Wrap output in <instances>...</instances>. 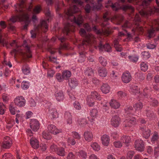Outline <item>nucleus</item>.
<instances>
[{"label": "nucleus", "instance_id": "obj_1", "mask_svg": "<svg viewBox=\"0 0 159 159\" xmlns=\"http://www.w3.org/2000/svg\"><path fill=\"white\" fill-rule=\"evenodd\" d=\"M15 6L16 11L18 12L19 14L12 17L10 19V20L13 22H15L17 21H25L29 23L30 21L28 20L29 16L27 14L26 11L25 7L24 1H22L20 4H17Z\"/></svg>", "mask_w": 159, "mask_h": 159}, {"label": "nucleus", "instance_id": "obj_2", "mask_svg": "<svg viewBox=\"0 0 159 159\" xmlns=\"http://www.w3.org/2000/svg\"><path fill=\"white\" fill-rule=\"evenodd\" d=\"M79 9L75 5L73 7H70V9L66 12V15L69 16L68 19L71 22H74L79 26H80L83 22V18L81 16L79 15L76 19L74 16H73V14L78 12Z\"/></svg>", "mask_w": 159, "mask_h": 159}, {"label": "nucleus", "instance_id": "obj_3", "mask_svg": "<svg viewBox=\"0 0 159 159\" xmlns=\"http://www.w3.org/2000/svg\"><path fill=\"white\" fill-rule=\"evenodd\" d=\"M20 48H16L11 50L10 52L11 54L12 55H15L16 52H18L22 54H25L28 57L30 58L31 57V52L28 46L24 44Z\"/></svg>", "mask_w": 159, "mask_h": 159}, {"label": "nucleus", "instance_id": "obj_4", "mask_svg": "<svg viewBox=\"0 0 159 159\" xmlns=\"http://www.w3.org/2000/svg\"><path fill=\"white\" fill-rule=\"evenodd\" d=\"M136 120L131 115H129L128 113L126 116V119L125 121V127L128 129L132 130L134 125L136 124Z\"/></svg>", "mask_w": 159, "mask_h": 159}, {"label": "nucleus", "instance_id": "obj_5", "mask_svg": "<svg viewBox=\"0 0 159 159\" xmlns=\"http://www.w3.org/2000/svg\"><path fill=\"white\" fill-rule=\"evenodd\" d=\"M15 104L19 107L24 106L25 104V100L22 96H18L14 100Z\"/></svg>", "mask_w": 159, "mask_h": 159}, {"label": "nucleus", "instance_id": "obj_6", "mask_svg": "<svg viewBox=\"0 0 159 159\" xmlns=\"http://www.w3.org/2000/svg\"><path fill=\"white\" fill-rule=\"evenodd\" d=\"M135 148L136 150L142 152L144 149V142L141 139H139L136 140L135 142Z\"/></svg>", "mask_w": 159, "mask_h": 159}, {"label": "nucleus", "instance_id": "obj_7", "mask_svg": "<svg viewBox=\"0 0 159 159\" xmlns=\"http://www.w3.org/2000/svg\"><path fill=\"white\" fill-rule=\"evenodd\" d=\"M30 126L33 131H37L39 128V123L38 120L36 119H31L30 123Z\"/></svg>", "mask_w": 159, "mask_h": 159}, {"label": "nucleus", "instance_id": "obj_8", "mask_svg": "<svg viewBox=\"0 0 159 159\" xmlns=\"http://www.w3.org/2000/svg\"><path fill=\"white\" fill-rule=\"evenodd\" d=\"M47 128L48 131L53 134H57L61 132V129H58L56 126L52 124L48 125Z\"/></svg>", "mask_w": 159, "mask_h": 159}, {"label": "nucleus", "instance_id": "obj_9", "mask_svg": "<svg viewBox=\"0 0 159 159\" xmlns=\"http://www.w3.org/2000/svg\"><path fill=\"white\" fill-rule=\"evenodd\" d=\"M131 75L128 72H124L121 76V79L122 81L125 83H129L131 81Z\"/></svg>", "mask_w": 159, "mask_h": 159}, {"label": "nucleus", "instance_id": "obj_10", "mask_svg": "<svg viewBox=\"0 0 159 159\" xmlns=\"http://www.w3.org/2000/svg\"><path fill=\"white\" fill-rule=\"evenodd\" d=\"M121 122V120L119 117L118 116H113L111 120V125L115 127H118Z\"/></svg>", "mask_w": 159, "mask_h": 159}, {"label": "nucleus", "instance_id": "obj_11", "mask_svg": "<svg viewBox=\"0 0 159 159\" xmlns=\"http://www.w3.org/2000/svg\"><path fill=\"white\" fill-rule=\"evenodd\" d=\"M12 142L9 137L6 136L4 138L2 147L5 148H8L11 145Z\"/></svg>", "mask_w": 159, "mask_h": 159}, {"label": "nucleus", "instance_id": "obj_12", "mask_svg": "<svg viewBox=\"0 0 159 159\" xmlns=\"http://www.w3.org/2000/svg\"><path fill=\"white\" fill-rule=\"evenodd\" d=\"M84 137L86 141L88 142L91 141L93 138V135L90 131H86L84 134Z\"/></svg>", "mask_w": 159, "mask_h": 159}, {"label": "nucleus", "instance_id": "obj_13", "mask_svg": "<svg viewBox=\"0 0 159 159\" xmlns=\"http://www.w3.org/2000/svg\"><path fill=\"white\" fill-rule=\"evenodd\" d=\"M98 48L100 51H102L104 50L107 52L111 51V48L108 44L103 45L102 43L100 42L98 46Z\"/></svg>", "mask_w": 159, "mask_h": 159}, {"label": "nucleus", "instance_id": "obj_14", "mask_svg": "<svg viewBox=\"0 0 159 159\" xmlns=\"http://www.w3.org/2000/svg\"><path fill=\"white\" fill-rule=\"evenodd\" d=\"M110 107L114 109H116L119 108L120 106V103L116 100L112 99L109 102Z\"/></svg>", "mask_w": 159, "mask_h": 159}, {"label": "nucleus", "instance_id": "obj_15", "mask_svg": "<svg viewBox=\"0 0 159 159\" xmlns=\"http://www.w3.org/2000/svg\"><path fill=\"white\" fill-rule=\"evenodd\" d=\"M143 136L146 139H148L150 135V130L145 127H143L141 128Z\"/></svg>", "mask_w": 159, "mask_h": 159}, {"label": "nucleus", "instance_id": "obj_16", "mask_svg": "<svg viewBox=\"0 0 159 159\" xmlns=\"http://www.w3.org/2000/svg\"><path fill=\"white\" fill-rule=\"evenodd\" d=\"M55 96L56 99L59 102L62 101L64 98V93L61 91H57L55 94Z\"/></svg>", "mask_w": 159, "mask_h": 159}, {"label": "nucleus", "instance_id": "obj_17", "mask_svg": "<svg viewBox=\"0 0 159 159\" xmlns=\"http://www.w3.org/2000/svg\"><path fill=\"white\" fill-rule=\"evenodd\" d=\"M47 21L48 22V19L46 20H42L40 22V24L39 25L36 27L38 30L41 29L45 28L46 30L48 28Z\"/></svg>", "mask_w": 159, "mask_h": 159}, {"label": "nucleus", "instance_id": "obj_18", "mask_svg": "<svg viewBox=\"0 0 159 159\" xmlns=\"http://www.w3.org/2000/svg\"><path fill=\"white\" fill-rule=\"evenodd\" d=\"M120 140L122 141V143H124L126 146L128 145V144L131 142V139L130 137L129 136L123 135L120 139Z\"/></svg>", "mask_w": 159, "mask_h": 159}, {"label": "nucleus", "instance_id": "obj_19", "mask_svg": "<svg viewBox=\"0 0 159 159\" xmlns=\"http://www.w3.org/2000/svg\"><path fill=\"white\" fill-rule=\"evenodd\" d=\"M72 117L70 112L66 111L64 114V118L66 121L67 123L68 124H70L72 123Z\"/></svg>", "mask_w": 159, "mask_h": 159}, {"label": "nucleus", "instance_id": "obj_20", "mask_svg": "<svg viewBox=\"0 0 159 159\" xmlns=\"http://www.w3.org/2000/svg\"><path fill=\"white\" fill-rule=\"evenodd\" d=\"M101 139L102 144L105 146H107L110 140L109 137L107 135H104L102 137Z\"/></svg>", "mask_w": 159, "mask_h": 159}, {"label": "nucleus", "instance_id": "obj_21", "mask_svg": "<svg viewBox=\"0 0 159 159\" xmlns=\"http://www.w3.org/2000/svg\"><path fill=\"white\" fill-rule=\"evenodd\" d=\"M98 75L102 77H105L107 75L108 72L105 68H100L98 71Z\"/></svg>", "mask_w": 159, "mask_h": 159}, {"label": "nucleus", "instance_id": "obj_22", "mask_svg": "<svg viewBox=\"0 0 159 159\" xmlns=\"http://www.w3.org/2000/svg\"><path fill=\"white\" fill-rule=\"evenodd\" d=\"M21 70L22 73L25 75H28L30 73V68L27 64H25L22 66Z\"/></svg>", "mask_w": 159, "mask_h": 159}, {"label": "nucleus", "instance_id": "obj_23", "mask_svg": "<svg viewBox=\"0 0 159 159\" xmlns=\"http://www.w3.org/2000/svg\"><path fill=\"white\" fill-rule=\"evenodd\" d=\"M101 89L103 93L106 94L109 92L110 87L107 84H104L101 86Z\"/></svg>", "mask_w": 159, "mask_h": 159}, {"label": "nucleus", "instance_id": "obj_24", "mask_svg": "<svg viewBox=\"0 0 159 159\" xmlns=\"http://www.w3.org/2000/svg\"><path fill=\"white\" fill-rule=\"evenodd\" d=\"M30 143L32 147L34 149H37L39 147V141L35 139H31L30 140Z\"/></svg>", "mask_w": 159, "mask_h": 159}, {"label": "nucleus", "instance_id": "obj_25", "mask_svg": "<svg viewBox=\"0 0 159 159\" xmlns=\"http://www.w3.org/2000/svg\"><path fill=\"white\" fill-rule=\"evenodd\" d=\"M69 86L72 88H75L78 85V82L75 78H72L69 83Z\"/></svg>", "mask_w": 159, "mask_h": 159}, {"label": "nucleus", "instance_id": "obj_26", "mask_svg": "<svg viewBox=\"0 0 159 159\" xmlns=\"http://www.w3.org/2000/svg\"><path fill=\"white\" fill-rule=\"evenodd\" d=\"M52 118L53 119L57 118L58 117V114L57 110L54 108H52L49 110Z\"/></svg>", "mask_w": 159, "mask_h": 159}, {"label": "nucleus", "instance_id": "obj_27", "mask_svg": "<svg viewBox=\"0 0 159 159\" xmlns=\"http://www.w3.org/2000/svg\"><path fill=\"white\" fill-rule=\"evenodd\" d=\"M90 146L95 151H98L100 149V147L96 142H92L90 144Z\"/></svg>", "mask_w": 159, "mask_h": 159}, {"label": "nucleus", "instance_id": "obj_28", "mask_svg": "<svg viewBox=\"0 0 159 159\" xmlns=\"http://www.w3.org/2000/svg\"><path fill=\"white\" fill-rule=\"evenodd\" d=\"M143 107V104L141 102L136 103L134 105V107L135 111H140Z\"/></svg>", "mask_w": 159, "mask_h": 159}, {"label": "nucleus", "instance_id": "obj_29", "mask_svg": "<svg viewBox=\"0 0 159 159\" xmlns=\"http://www.w3.org/2000/svg\"><path fill=\"white\" fill-rule=\"evenodd\" d=\"M90 97L93 99H96L99 100H101L100 96L96 91L92 92Z\"/></svg>", "mask_w": 159, "mask_h": 159}, {"label": "nucleus", "instance_id": "obj_30", "mask_svg": "<svg viewBox=\"0 0 159 159\" xmlns=\"http://www.w3.org/2000/svg\"><path fill=\"white\" fill-rule=\"evenodd\" d=\"M56 152L57 154L60 156L63 157L65 155L66 152L63 148H58Z\"/></svg>", "mask_w": 159, "mask_h": 159}, {"label": "nucleus", "instance_id": "obj_31", "mask_svg": "<svg viewBox=\"0 0 159 159\" xmlns=\"http://www.w3.org/2000/svg\"><path fill=\"white\" fill-rule=\"evenodd\" d=\"M71 75V72L69 71L66 70L62 73V76L65 80H67L70 77Z\"/></svg>", "mask_w": 159, "mask_h": 159}, {"label": "nucleus", "instance_id": "obj_32", "mask_svg": "<svg viewBox=\"0 0 159 159\" xmlns=\"http://www.w3.org/2000/svg\"><path fill=\"white\" fill-rule=\"evenodd\" d=\"M87 104L90 107H92L94 105V102L93 99L91 97H88L86 99Z\"/></svg>", "mask_w": 159, "mask_h": 159}, {"label": "nucleus", "instance_id": "obj_33", "mask_svg": "<svg viewBox=\"0 0 159 159\" xmlns=\"http://www.w3.org/2000/svg\"><path fill=\"white\" fill-rule=\"evenodd\" d=\"M42 136L43 138L46 140H50L51 139V135L46 131H44L43 132Z\"/></svg>", "mask_w": 159, "mask_h": 159}, {"label": "nucleus", "instance_id": "obj_34", "mask_svg": "<svg viewBox=\"0 0 159 159\" xmlns=\"http://www.w3.org/2000/svg\"><path fill=\"white\" fill-rule=\"evenodd\" d=\"M141 70L144 71H146L148 68V66L147 63L142 62L140 65Z\"/></svg>", "mask_w": 159, "mask_h": 159}, {"label": "nucleus", "instance_id": "obj_35", "mask_svg": "<svg viewBox=\"0 0 159 159\" xmlns=\"http://www.w3.org/2000/svg\"><path fill=\"white\" fill-rule=\"evenodd\" d=\"M117 94L118 97L120 99H123L126 96V93L121 91L118 92Z\"/></svg>", "mask_w": 159, "mask_h": 159}, {"label": "nucleus", "instance_id": "obj_36", "mask_svg": "<svg viewBox=\"0 0 159 159\" xmlns=\"http://www.w3.org/2000/svg\"><path fill=\"white\" fill-rule=\"evenodd\" d=\"M100 63L103 66H106L107 64V61L106 59L104 57H100L99 58Z\"/></svg>", "mask_w": 159, "mask_h": 159}, {"label": "nucleus", "instance_id": "obj_37", "mask_svg": "<svg viewBox=\"0 0 159 159\" xmlns=\"http://www.w3.org/2000/svg\"><path fill=\"white\" fill-rule=\"evenodd\" d=\"M98 115V111L96 109H94L91 111L90 115L93 118H95Z\"/></svg>", "mask_w": 159, "mask_h": 159}, {"label": "nucleus", "instance_id": "obj_38", "mask_svg": "<svg viewBox=\"0 0 159 159\" xmlns=\"http://www.w3.org/2000/svg\"><path fill=\"white\" fill-rule=\"evenodd\" d=\"M158 133L157 132L155 131L154 132L153 135L151 138V141L152 143H154L158 140Z\"/></svg>", "mask_w": 159, "mask_h": 159}, {"label": "nucleus", "instance_id": "obj_39", "mask_svg": "<svg viewBox=\"0 0 159 159\" xmlns=\"http://www.w3.org/2000/svg\"><path fill=\"white\" fill-rule=\"evenodd\" d=\"M70 24L66 25L65 26L63 31L64 33H66V35L68 34V32L70 30Z\"/></svg>", "mask_w": 159, "mask_h": 159}, {"label": "nucleus", "instance_id": "obj_40", "mask_svg": "<svg viewBox=\"0 0 159 159\" xmlns=\"http://www.w3.org/2000/svg\"><path fill=\"white\" fill-rule=\"evenodd\" d=\"M146 116L150 119H152L155 117L154 113L152 111H148L146 113Z\"/></svg>", "mask_w": 159, "mask_h": 159}, {"label": "nucleus", "instance_id": "obj_41", "mask_svg": "<svg viewBox=\"0 0 159 159\" xmlns=\"http://www.w3.org/2000/svg\"><path fill=\"white\" fill-rule=\"evenodd\" d=\"M123 143L121 141H118L114 142L113 143L114 145L116 148H120L122 146Z\"/></svg>", "mask_w": 159, "mask_h": 159}, {"label": "nucleus", "instance_id": "obj_42", "mask_svg": "<svg viewBox=\"0 0 159 159\" xmlns=\"http://www.w3.org/2000/svg\"><path fill=\"white\" fill-rule=\"evenodd\" d=\"M15 124L14 120L13 119H10L8 122V124L7 125V128L8 129L11 128Z\"/></svg>", "mask_w": 159, "mask_h": 159}, {"label": "nucleus", "instance_id": "obj_43", "mask_svg": "<svg viewBox=\"0 0 159 159\" xmlns=\"http://www.w3.org/2000/svg\"><path fill=\"white\" fill-rule=\"evenodd\" d=\"M93 30L95 31L97 34H109V32L107 31H104L103 30H102V31L97 30L95 26L93 27Z\"/></svg>", "mask_w": 159, "mask_h": 159}, {"label": "nucleus", "instance_id": "obj_44", "mask_svg": "<svg viewBox=\"0 0 159 159\" xmlns=\"http://www.w3.org/2000/svg\"><path fill=\"white\" fill-rule=\"evenodd\" d=\"M6 107L3 103L0 102V114L3 115L5 112Z\"/></svg>", "mask_w": 159, "mask_h": 159}, {"label": "nucleus", "instance_id": "obj_45", "mask_svg": "<svg viewBox=\"0 0 159 159\" xmlns=\"http://www.w3.org/2000/svg\"><path fill=\"white\" fill-rule=\"evenodd\" d=\"M41 10V7L38 5L36 6L33 10V14H38L39 13Z\"/></svg>", "mask_w": 159, "mask_h": 159}, {"label": "nucleus", "instance_id": "obj_46", "mask_svg": "<svg viewBox=\"0 0 159 159\" xmlns=\"http://www.w3.org/2000/svg\"><path fill=\"white\" fill-rule=\"evenodd\" d=\"M67 143L69 145H74L76 143V142L74 139L70 138L68 139Z\"/></svg>", "mask_w": 159, "mask_h": 159}, {"label": "nucleus", "instance_id": "obj_47", "mask_svg": "<svg viewBox=\"0 0 159 159\" xmlns=\"http://www.w3.org/2000/svg\"><path fill=\"white\" fill-rule=\"evenodd\" d=\"M72 136L74 138L77 139H81V136L78 133L73 132H72Z\"/></svg>", "mask_w": 159, "mask_h": 159}, {"label": "nucleus", "instance_id": "obj_48", "mask_svg": "<svg viewBox=\"0 0 159 159\" xmlns=\"http://www.w3.org/2000/svg\"><path fill=\"white\" fill-rule=\"evenodd\" d=\"M79 155L82 158L85 159L87 157V153L84 151L80 150L79 152Z\"/></svg>", "mask_w": 159, "mask_h": 159}, {"label": "nucleus", "instance_id": "obj_49", "mask_svg": "<svg viewBox=\"0 0 159 159\" xmlns=\"http://www.w3.org/2000/svg\"><path fill=\"white\" fill-rule=\"evenodd\" d=\"M29 86V84L26 81H24L22 83L21 87L24 89H26L28 88Z\"/></svg>", "mask_w": 159, "mask_h": 159}, {"label": "nucleus", "instance_id": "obj_50", "mask_svg": "<svg viewBox=\"0 0 159 159\" xmlns=\"http://www.w3.org/2000/svg\"><path fill=\"white\" fill-rule=\"evenodd\" d=\"M56 78L60 82L62 81L64 79L62 76L61 77V74L60 73H57L56 75Z\"/></svg>", "mask_w": 159, "mask_h": 159}, {"label": "nucleus", "instance_id": "obj_51", "mask_svg": "<svg viewBox=\"0 0 159 159\" xmlns=\"http://www.w3.org/2000/svg\"><path fill=\"white\" fill-rule=\"evenodd\" d=\"M73 105L74 107L76 109L79 110L81 109V106L79 102L77 101L75 102Z\"/></svg>", "mask_w": 159, "mask_h": 159}, {"label": "nucleus", "instance_id": "obj_52", "mask_svg": "<svg viewBox=\"0 0 159 159\" xmlns=\"http://www.w3.org/2000/svg\"><path fill=\"white\" fill-rule=\"evenodd\" d=\"M143 57L145 59L148 58L150 57V54L148 52H144L142 53Z\"/></svg>", "mask_w": 159, "mask_h": 159}, {"label": "nucleus", "instance_id": "obj_53", "mask_svg": "<svg viewBox=\"0 0 159 159\" xmlns=\"http://www.w3.org/2000/svg\"><path fill=\"white\" fill-rule=\"evenodd\" d=\"M3 159H13V158L11 154L7 153L3 156Z\"/></svg>", "mask_w": 159, "mask_h": 159}, {"label": "nucleus", "instance_id": "obj_54", "mask_svg": "<svg viewBox=\"0 0 159 159\" xmlns=\"http://www.w3.org/2000/svg\"><path fill=\"white\" fill-rule=\"evenodd\" d=\"M3 64L7 66H8L9 67L11 68L12 66L9 60H7L4 57Z\"/></svg>", "mask_w": 159, "mask_h": 159}, {"label": "nucleus", "instance_id": "obj_55", "mask_svg": "<svg viewBox=\"0 0 159 159\" xmlns=\"http://www.w3.org/2000/svg\"><path fill=\"white\" fill-rule=\"evenodd\" d=\"M154 30L153 29L149 30L148 31V36L149 39L153 37L154 36Z\"/></svg>", "mask_w": 159, "mask_h": 159}, {"label": "nucleus", "instance_id": "obj_56", "mask_svg": "<svg viewBox=\"0 0 159 159\" xmlns=\"http://www.w3.org/2000/svg\"><path fill=\"white\" fill-rule=\"evenodd\" d=\"M123 10L125 11L127 9H131L132 11H134V8L130 5H124L123 6Z\"/></svg>", "mask_w": 159, "mask_h": 159}, {"label": "nucleus", "instance_id": "obj_57", "mask_svg": "<svg viewBox=\"0 0 159 159\" xmlns=\"http://www.w3.org/2000/svg\"><path fill=\"white\" fill-rule=\"evenodd\" d=\"M134 155V153L131 151L128 152L127 154V159H131Z\"/></svg>", "mask_w": 159, "mask_h": 159}, {"label": "nucleus", "instance_id": "obj_58", "mask_svg": "<svg viewBox=\"0 0 159 159\" xmlns=\"http://www.w3.org/2000/svg\"><path fill=\"white\" fill-rule=\"evenodd\" d=\"M75 155L72 152H70L68 154L67 156V159H75Z\"/></svg>", "mask_w": 159, "mask_h": 159}, {"label": "nucleus", "instance_id": "obj_59", "mask_svg": "<svg viewBox=\"0 0 159 159\" xmlns=\"http://www.w3.org/2000/svg\"><path fill=\"white\" fill-rule=\"evenodd\" d=\"M10 46L12 47H16V48H21L20 47H19L18 46H17L16 43V41L15 40H13L12 42L10 43Z\"/></svg>", "mask_w": 159, "mask_h": 159}, {"label": "nucleus", "instance_id": "obj_60", "mask_svg": "<svg viewBox=\"0 0 159 159\" xmlns=\"http://www.w3.org/2000/svg\"><path fill=\"white\" fill-rule=\"evenodd\" d=\"M107 13L106 12L105 13V14L103 16V18L104 19V21L103 22V23L102 24V26H105V25H106L107 23L106 21H107V20H109V19H108L106 18L107 16Z\"/></svg>", "mask_w": 159, "mask_h": 159}, {"label": "nucleus", "instance_id": "obj_61", "mask_svg": "<svg viewBox=\"0 0 159 159\" xmlns=\"http://www.w3.org/2000/svg\"><path fill=\"white\" fill-rule=\"evenodd\" d=\"M86 74L88 76H91L93 75V73L91 69H89L86 70Z\"/></svg>", "mask_w": 159, "mask_h": 159}, {"label": "nucleus", "instance_id": "obj_62", "mask_svg": "<svg viewBox=\"0 0 159 159\" xmlns=\"http://www.w3.org/2000/svg\"><path fill=\"white\" fill-rule=\"evenodd\" d=\"M29 104L31 107H34L36 105V103L34 100L31 98L29 101Z\"/></svg>", "mask_w": 159, "mask_h": 159}, {"label": "nucleus", "instance_id": "obj_63", "mask_svg": "<svg viewBox=\"0 0 159 159\" xmlns=\"http://www.w3.org/2000/svg\"><path fill=\"white\" fill-rule=\"evenodd\" d=\"M78 123L81 126H83L84 125L86 124L87 122L85 119H83L81 120H78Z\"/></svg>", "mask_w": 159, "mask_h": 159}, {"label": "nucleus", "instance_id": "obj_64", "mask_svg": "<svg viewBox=\"0 0 159 159\" xmlns=\"http://www.w3.org/2000/svg\"><path fill=\"white\" fill-rule=\"evenodd\" d=\"M93 37V36L92 34H89V36H87L86 37V42L88 43H89L90 42V40Z\"/></svg>", "mask_w": 159, "mask_h": 159}]
</instances>
